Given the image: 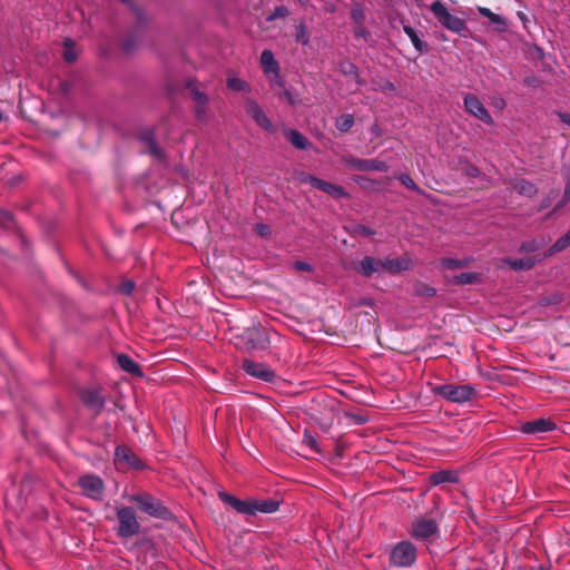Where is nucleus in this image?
Wrapping results in <instances>:
<instances>
[{
    "label": "nucleus",
    "instance_id": "1",
    "mask_svg": "<svg viewBox=\"0 0 570 570\" xmlns=\"http://www.w3.org/2000/svg\"><path fill=\"white\" fill-rule=\"evenodd\" d=\"M269 334L267 328L253 324L236 336V345L246 351H259L267 348Z\"/></svg>",
    "mask_w": 570,
    "mask_h": 570
},
{
    "label": "nucleus",
    "instance_id": "2",
    "mask_svg": "<svg viewBox=\"0 0 570 570\" xmlns=\"http://www.w3.org/2000/svg\"><path fill=\"white\" fill-rule=\"evenodd\" d=\"M431 11L444 28L458 33L465 29L464 20L452 16L440 0L432 3Z\"/></svg>",
    "mask_w": 570,
    "mask_h": 570
},
{
    "label": "nucleus",
    "instance_id": "3",
    "mask_svg": "<svg viewBox=\"0 0 570 570\" xmlns=\"http://www.w3.org/2000/svg\"><path fill=\"white\" fill-rule=\"evenodd\" d=\"M434 392L451 402L469 401L473 394V387L470 385L445 384L434 389Z\"/></svg>",
    "mask_w": 570,
    "mask_h": 570
},
{
    "label": "nucleus",
    "instance_id": "4",
    "mask_svg": "<svg viewBox=\"0 0 570 570\" xmlns=\"http://www.w3.org/2000/svg\"><path fill=\"white\" fill-rule=\"evenodd\" d=\"M117 518L119 521L118 534L120 537L128 538L139 532L140 527L131 508L118 509Z\"/></svg>",
    "mask_w": 570,
    "mask_h": 570
},
{
    "label": "nucleus",
    "instance_id": "5",
    "mask_svg": "<svg viewBox=\"0 0 570 570\" xmlns=\"http://www.w3.org/2000/svg\"><path fill=\"white\" fill-rule=\"evenodd\" d=\"M415 559L416 549L407 541L397 543L391 552V562L396 567H410Z\"/></svg>",
    "mask_w": 570,
    "mask_h": 570
},
{
    "label": "nucleus",
    "instance_id": "6",
    "mask_svg": "<svg viewBox=\"0 0 570 570\" xmlns=\"http://www.w3.org/2000/svg\"><path fill=\"white\" fill-rule=\"evenodd\" d=\"M78 484L82 492L94 500H101L105 492L104 481L95 474H86L79 478Z\"/></svg>",
    "mask_w": 570,
    "mask_h": 570
},
{
    "label": "nucleus",
    "instance_id": "7",
    "mask_svg": "<svg viewBox=\"0 0 570 570\" xmlns=\"http://www.w3.org/2000/svg\"><path fill=\"white\" fill-rule=\"evenodd\" d=\"M130 500L137 502L140 509L151 517L166 518L169 513L158 500L148 494L132 495Z\"/></svg>",
    "mask_w": 570,
    "mask_h": 570
},
{
    "label": "nucleus",
    "instance_id": "8",
    "mask_svg": "<svg viewBox=\"0 0 570 570\" xmlns=\"http://www.w3.org/2000/svg\"><path fill=\"white\" fill-rule=\"evenodd\" d=\"M464 108L465 110L474 116L475 118L480 119L481 121L492 125L493 119L488 111V109L484 107V105L479 100V98L472 94H468L464 97Z\"/></svg>",
    "mask_w": 570,
    "mask_h": 570
},
{
    "label": "nucleus",
    "instance_id": "9",
    "mask_svg": "<svg viewBox=\"0 0 570 570\" xmlns=\"http://www.w3.org/2000/svg\"><path fill=\"white\" fill-rule=\"evenodd\" d=\"M115 461L121 468L144 469L141 460L127 446H118L115 452Z\"/></svg>",
    "mask_w": 570,
    "mask_h": 570
},
{
    "label": "nucleus",
    "instance_id": "10",
    "mask_svg": "<svg viewBox=\"0 0 570 570\" xmlns=\"http://www.w3.org/2000/svg\"><path fill=\"white\" fill-rule=\"evenodd\" d=\"M245 110L249 117L264 130L274 131V126L266 116L262 107L254 100L248 99L245 104Z\"/></svg>",
    "mask_w": 570,
    "mask_h": 570
},
{
    "label": "nucleus",
    "instance_id": "11",
    "mask_svg": "<svg viewBox=\"0 0 570 570\" xmlns=\"http://www.w3.org/2000/svg\"><path fill=\"white\" fill-rule=\"evenodd\" d=\"M345 164L354 170L361 171H386L389 169L387 165L384 161L376 159H360L355 157H347L344 159Z\"/></svg>",
    "mask_w": 570,
    "mask_h": 570
},
{
    "label": "nucleus",
    "instance_id": "12",
    "mask_svg": "<svg viewBox=\"0 0 570 570\" xmlns=\"http://www.w3.org/2000/svg\"><path fill=\"white\" fill-rule=\"evenodd\" d=\"M243 368L248 375L265 382H272L275 377V373L268 366L263 363H255L248 358L244 360Z\"/></svg>",
    "mask_w": 570,
    "mask_h": 570
},
{
    "label": "nucleus",
    "instance_id": "13",
    "mask_svg": "<svg viewBox=\"0 0 570 570\" xmlns=\"http://www.w3.org/2000/svg\"><path fill=\"white\" fill-rule=\"evenodd\" d=\"M383 265V273L394 275L411 269L413 262L409 255H404L397 258H384Z\"/></svg>",
    "mask_w": 570,
    "mask_h": 570
},
{
    "label": "nucleus",
    "instance_id": "14",
    "mask_svg": "<svg viewBox=\"0 0 570 570\" xmlns=\"http://www.w3.org/2000/svg\"><path fill=\"white\" fill-rule=\"evenodd\" d=\"M79 396L87 406L96 412V414L104 407L105 400L97 389L81 390Z\"/></svg>",
    "mask_w": 570,
    "mask_h": 570
},
{
    "label": "nucleus",
    "instance_id": "15",
    "mask_svg": "<svg viewBox=\"0 0 570 570\" xmlns=\"http://www.w3.org/2000/svg\"><path fill=\"white\" fill-rule=\"evenodd\" d=\"M383 259L365 256L358 263L356 271L365 277H371L375 273H383Z\"/></svg>",
    "mask_w": 570,
    "mask_h": 570
},
{
    "label": "nucleus",
    "instance_id": "16",
    "mask_svg": "<svg viewBox=\"0 0 570 570\" xmlns=\"http://www.w3.org/2000/svg\"><path fill=\"white\" fill-rule=\"evenodd\" d=\"M436 531L438 525L433 520H417L412 525V534L416 539H428Z\"/></svg>",
    "mask_w": 570,
    "mask_h": 570
},
{
    "label": "nucleus",
    "instance_id": "17",
    "mask_svg": "<svg viewBox=\"0 0 570 570\" xmlns=\"http://www.w3.org/2000/svg\"><path fill=\"white\" fill-rule=\"evenodd\" d=\"M219 498L225 503L233 507L237 512L244 513V514H253V508L254 503H252V500H239L226 492H219Z\"/></svg>",
    "mask_w": 570,
    "mask_h": 570
},
{
    "label": "nucleus",
    "instance_id": "18",
    "mask_svg": "<svg viewBox=\"0 0 570 570\" xmlns=\"http://www.w3.org/2000/svg\"><path fill=\"white\" fill-rule=\"evenodd\" d=\"M509 185L513 190H515L519 195L532 198L538 194L537 186L524 179V178H515L509 181Z\"/></svg>",
    "mask_w": 570,
    "mask_h": 570
},
{
    "label": "nucleus",
    "instance_id": "19",
    "mask_svg": "<svg viewBox=\"0 0 570 570\" xmlns=\"http://www.w3.org/2000/svg\"><path fill=\"white\" fill-rule=\"evenodd\" d=\"M141 141L145 145V151L148 153L150 156L158 160L165 159V151L161 147H159L156 142V140L153 137V134L150 131H147L141 135L140 137Z\"/></svg>",
    "mask_w": 570,
    "mask_h": 570
},
{
    "label": "nucleus",
    "instance_id": "20",
    "mask_svg": "<svg viewBox=\"0 0 570 570\" xmlns=\"http://www.w3.org/2000/svg\"><path fill=\"white\" fill-rule=\"evenodd\" d=\"M556 429V424L548 419H539L532 422H527L522 425L521 431L524 433H539L548 432Z\"/></svg>",
    "mask_w": 570,
    "mask_h": 570
},
{
    "label": "nucleus",
    "instance_id": "21",
    "mask_svg": "<svg viewBox=\"0 0 570 570\" xmlns=\"http://www.w3.org/2000/svg\"><path fill=\"white\" fill-rule=\"evenodd\" d=\"M459 481L458 473L452 470H442L434 472L430 475V482L433 485H439L442 483H455Z\"/></svg>",
    "mask_w": 570,
    "mask_h": 570
},
{
    "label": "nucleus",
    "instance_id": "22",
    "mask_svg": "<svg viewBox=\"0 0 570 570\" xmlns=\"http://www.w3.org/2000/svg\"><path fill=\"white\" fill-rule=\"evenodd\" d=\"M316 188L328 194L330 196H332L335 199L347 196V194L343 189V187L334 185L330 181H325L323 179H320V181H316Z\"/></svg>",
    "mask_w": 570,
    "mask_h": 570
},
{
    "label": "nucleus",
    "instance_id": "23",
    "mask_svg": "<svg viewBox=\"0 0 570 570\" xmlns=\"http://www.w3.org/2000/svg\"><path fill=\"white\" fill-rule=\"evenodd\" d=\"M503 264L510 266L513 271H529L535 265V259L525 257L521 259L505 257L502 259Z\"/></svg>",
    "mask_w": 570,
    "mask_h": 570
},
{
    "label": "nucleus",
    "instance_id": "24",
    "mask_svg": "<svg viewBox=\"0 0 570 570\" xmlns=\"http://www.w3.org/2000/svg\"><path fill=\"white\" fill-rule=\"evenodd\" d=\"M117 362H118V365L126 372L130 373V374H134V375H137V376H142V372L140 370V366L138 365V363H136L134 360H131L128 355L126 354H119L117 356Z\"/></svg>",
    "mask_w": 570,
    "mask_h": 570
},
{
    "label": "nucleus",
    "instance_id": "25",
    "mask_svg": "<svg viewBox=\"0 0 570 570\" xmlns=\"http://www.w3.org/2000/svg\"><path fill=\"white\" fill-rule=\"evenodd\" d=\"M252 501V503H254V508L252 509L253 514H255L257 511L263 513H272L275 512L279 507V502L275 500Z\"/></svg>",
    "mask_w": 570,
    "mask_h": 570
},
{
    "label": "nucleus",
    "instance_id": "26",
    "mask_svg": "<svg viewBox=\"0 0 570 570\" xmlns=\"http://www.w3.org/2000/svg\"><path fill=\"white\" fill-rule=\"evenodd\" d=\"M480 279V274L478 273H461L458 275H453L449 278V282L453 285H469L474 284Z\"/></svg>",
    "mask_w": 570,
    "mask_h": 570
},
{
    "label": "nucleus",
    "instance_id": "27",
    "mask_svg": "<svg viewBox=\"0 0 570 570\" xmlns=\"http://www.w3.org/2000/svg\"><path fill=\"white\" fill-rule=\"evenodd\" d=\"M287 139L298 149H306L309 142L299 131L291 129L286 134Z\"/></svg>",
    "mask_w": 570,
    "mask_h": 570
},
{
    "label": "nucleus",
    "instance_id": "28",
    "mask_svg": "<svg viewBox=\"0 0 570 570\" xmlns=\"http://www.w3.org/2000/svg\"><path fill=\"white\" fill-rule=\"evenodd\" d=\"M404 32L410 37L413 46L420 52H426L429 47L425 42L421 41L415 30L410 26H404Z\"/></svg>",
    "mask_w": 570,
    "mask_h": 570
},
{
    "label": "nucleus",
    "instance_id": "29",
    "mask_svg": "<svg viewBox=\"0 0 570 570\" xmlns=\"http://www.w3.org/2000/svg\"><path fill=\"white\" fill-rule=\"evenodd\" d=\"M471 263L470 258L464 259H455V258H443L441 261V265L445 269H455V268H463L468 267Z\"/></svg>",
    "mask_w": 570,
    "mask_h": 570
},
{
    "label": "nucleus",
    "instance_id": "30",
    "mask_svg": "<svg viewBox=\"0 0 570 570\" xmlns=\"http://www.w3.org/2000/svg\"><path fill=\"white\" fill-rule=\"evenodd\" d=\"M354 125V117L351 114L340 116L336 121V128L342 132H347Z\"/></svg>",
    "mask_w": 570,
    "mask_h": 570
},
{
    "label": "nucleus",
    "instance_id": "31",
    "mask_svg": "<svg viewBox=\"0 0 570 570\" xmlns=\"http://www.w3.org/2000/svg\"><path fill=\"white\" fill-rule=\"evenodd\" d=\"M261 62L267 71H274L277 69V62L274 55L269 50H264L261 55Z\"/></svg>",
    "mask_w": 570,
    "mask_h": 570
},
{
    "label": "nucleus",
    "instance_id": "32",
    "mask_svg": "<svg viewBox=\"0 0 570 570\" xmlns=\"http://www.w3.org/2000/svg\"><path fill=\"white\" fill-rule=\"evenodd\" d=\"M351 19L354 24H362L365 20V11L361 3L355 2L352 4Z\"/></svg>",
    "mask_w": 570,
    "mask_h": 570
},
{
    "label": "nucleus",
    "instance_id": "33",
    "mask_svg": "<svg viewBox=\"0 0 570 570\" xmlns=\"http://www.w3.org/2000/svg\"><path fill=\"white\" fill-rule=\"evenodd\" d=\"M187 87L190 91L193 99L195 100V102L197 105H207L208 104L207 95L205 92L200 91L195 83L189 82Z\"/></svg>",
    "mask_w": 570,
    "mask_h": 570
},
{
    "label": "nucleus",
    "instance_id": "34",
    "mask_svg": "<svg viewBox=\"0 0 570 570\" xmlns=\"http://www.w3.org/2000/svg\"><path fill=\"white\" fill-rule=\"evenodd\" d=\"M570 246V229L560 237L554 245L549 249V255L564 250Z\"/></svg>",
    "mask_w": 570,
    "mask_h": 570
},
{
    "label": "nucleus",
    "instance_id": "35",
    "mask_svg": "<svg viewBox=\"0 0 570 570\" xmlns=\"http://www.w3.org/2000/svg\"><path fill=\"white\" fill-rule=\"evenodd\" d=\"M227 87L234 91H248V85L236 76H229L227 78Z\"/></svg>",
    "mask_w": 570,
    "mask_h": 570
},
{
    "label": "nucleus",
    "instance_id": "36",
    "mask_svg": "<svg viewBox=\"0 0 570 570\" xmlns=\"http://www.w3.org/2000/svg\"><path fill=\"white\" fill-rule=\"evenodd\" d=\"M65 50H63V59L67 62L76 61L78 53L73 49V41L70 38L65 39L63 41Z\"/></svg>",
    "mask_w": 570,
    "mask_h": 570
},
{
    "label": "nucleus",
    "instance_id": "37",
    "mask_svg": "<svg viewBox=\"0 0 570 570\" xmlns=\"http://www.w3.org/2000/svg\"><path fill=\"white\" fill-rule=\"evenodd\" d=\"M414 293L417 296L432 297L435 295L436 289L424 283H416L414 285Z\"/></svg>",
    "mask_w": 570,
    "mask_h": 570
},
{
    "label": "nucleus",
    "instance_id": "38",
    "mask_svg": "<svg viewBox=\"0 0 570 570\" xmlns=\"http://www.w3.org/2000/svg\"><path fill=\"white\" fill-rule=\"evenodd\" d=\"M340 70H341V72H343L346 76L357 77L356 66L348 60H344L340 63Z\"/></svg>",
    "mask_w": 570,
    "mask_h": 570
},
{
    "label": "nucleus",
    "instance_id": "39",
    "mask_svg": "<svg viewBox=\"0 0 570 570\" xmlns=\"http://www.w3.org/2000/svg\"><path fill=\"white\" fill-rule=\"evenodd\" d=\"M479 12L483 16V17H487L490 19L491 22L493 23H501V24H504V19L497 14V13H493L490 9L488 8H479Z\"/></svg>",
    "mask_w": 570,
    "mask_h": 570
},
{
    "label": "nucleus",
    "instance_id": "40",
    "mask_svg": "<svg viewBox=\"0 0 570 570\" xmlns=\"http://www.w3.org/2000/svg\"><path fill=\"white\" fill-rule=\"evenodd\" d=\"M568 202H570V173L566 176V186L563 191V197L561 202L556 206L554 210H558L562 206H564Z\"/></svg>",
    "mask_w": 570,
    "mask_h": 570
},
{
    "label": "nucleus",
    "instance_id": "41",
    "mask_svg": "<svg viewBox=\"0 0 570 570\" xmlns=\"http://www.w3.org/2000/svg\"><path fill=\"white\" fill-rule=\"evenodd\" d=\"M14 225L11 213L7 210H0V226L3 228H11Z\"/></svg>",
    "mask_w": 570,
    "mask_h": 570
},
{
    "label": "nucleus",
    "instance_id": "42",
    "mask_svg": "<svg viewBox=\"0 0 570 570\" xmlns=\"http://www.w3.org/2000/svg\"><path fill=\"white\" fill-rule=\"evenodd\" d=\"M303 444L308 446L315 453L321 452L316 439L312 434H309L307 431H305V433H304Z\"/></svg>",
    "mask_w": 570,
    "mask_h": 570
},
{
    "label": "nucleus",
    "instance_id": "43",
    "mask_svg": "<svg viewBox=\"0 0 570 570\" xmlns=\"http://www.w3.org/2000/svg\"><path fill=\"white\" fill-rule=\"evenodd\" d=\"M288 13V9L285 6L276 7L274 12L267 18V21H273L277 18H286Z\"/></svg>",
    "mask_w": 570,
    "mask_h": 570
},
{
    "label": "nucleus",
    "instance_id": "44",
    "mask_svg": "<svg viewBox=\"0 0 570 570\" xmlns=\"http://www.w3.org/2000/svg\"><path fill=\"white\" fill-rule=\"evenodd\" d=\"M400 181L407 188L421 193L419 186L414 183V180L409 175H401Z\"/></svg>",
    "mask_w": 570,
    "mask_h": 570
},
{
    "label": "nucleus",
    "instance_id": "45",
    "mask_svg": "<svg viewBox=\"0 0 570 570\" xmlns=\"http://www.w3.org/2000/svg\"><path fill=\"white\" fill-rule=\"evenodd\" d=\"M298 32L296 35V40L303 45H307L309 39L307 37V33H306V27L305 24L301 23L298 27Z\"/></svg>",
    "mask_w": 570,
    "mask_h": 570
},
{
    "label": "nucleus",
    "instance_id": "46",
    "mask_svg": "<svg viewBox=\"0 0 570 570\" xmlns=\"http://www.w3.org/2000/svg\"><path fill=\"white\" fill-rule=\"evenodd\" d=\"M118 289L125 295H131L135 289V283L132 281H125L119 285Z\"/></svg>",
    "mask_w": 570,
    "mask_h": 570
},
{
    "label": "nucleus",
    "instance_id": "47",
    "mask_svg": "<svg viewBox=\"0 0 570 570\" xmlns=\"http://www.w3.org/2000/svg\"><path fill=\"white\" fill-rule=\"evenodd\" d=\"M354 234L367 237L374 235L375 232L365 225H356L354 227Z\"/></svg>",
    "mask_w": 570,
    "mask_h": 570
},
{
    "label": "nucleus",
    "instance_id": "48",
    "mask_svg": "<svg viewBox=\"0 0 570 570\" xmlns=\"http://www.w3.org/2000/svg\"><path fill=\"white\" fill-rule=\"evenodd\" d=\"M540 245L532 240V242H525L523 243L520 248H519V252H524V253H529V252H535L537 249H539Z\"/></svg>",
    "mask_w": 570,
    "mask_h": 570
},
{
    "label": "nucleus",
    "instance_id": "49",
    "mask_svg": "<svg viewBox=\"0 0 570 570\" xmlns=\"http://www.w3.org/2000/svg\"><path fill=\"white\" fill-rule=\"evenodd\" d=\"M354 36L357 37V38H363V39H367L368 36H370V32L368 30L364 27V23L362 24H355V28H354Z\"/></svg>",
    "mask_w": 570,
    "mask_h": 570
},
{
    "label": "nucleus",
    "instance_id": "50",
    "mask_svg": "<svg viewBox=\"0 0 570 570\" xmlns=\"http://www.w3.org/2000/svg\"><path fill=\"white\" fill-rule=\"evenodd\" d=\"M197 119L205 120L207 116V105H197L195 108Z\"/></svg>",
    "mask_w": 570,
    "mask_h": 570
},
{
    "label": "nucleus",
    "instance_id": "51",
    "mask_svg": "<svg viewBox=\"0 0 570 570\" xmlns=\"http://www.w3.org/2000/svg\"><path fill=\"white\" fill-rule=\"evenodd\" d=\"M294 268L296 271H301V272H313V267L312 265H309L308 263H305V262H301V261H297L294 263Z\"/></svg>",
    "mask_w": 570,
    "mask_h": 570
},
{
    "label": "nucleus",
    "instance_id": "52",
    "mask_svg": "<svg viewBox=\"0 0 570 570\" xmlns=\"http://www.w3.org/2000/svg\"><path fill=\"white\" fill-rule=\"evenodd\" d=\"M299 179L303 181V183H308L311 184L312 186H314L316 188V181H320V178H316L314 176H311L308 174H304L302 173L299 175Z\"/></svg>",
    "mask_w": 570,
    "mask_h": 570
},
{
    "label": "nucleus",
    "instance_id": "53",
    "mask_svg": "<svg viewBox=\"0 0 570 570\" xmlns=\"http://www.w3.org/2000/svg\"><path fill=\"white\" fill-rule=\"evenodd\" d=\"M255 230L262 235V236H267L271 234V229L267 225H264V224H257L255 226Z\"/></svg>",
    "mask_w": 570,
    "mask_h": 570
},
{
    "label": "nucleus",
    "instance_id": "54",
    "mask_svg": "<svg viewBox=\"0 0 570 570\" xmlns=\"http://www.w3.org/2000/svg\"><path fill=\"white\" fill-rule=\"evenodd\" d=\"M465 174L470 177H476L480 175L479 169L473 165H468L465 168Z\"/></svg>",
    "mask_w": 570,
    "mask_h": 570
},
{
    "label": "nucleus",
    "instance_id": "55",
    "mask_svg": "<svg viewBox=\"0 0 570 570\" xmlns=\"http://www.w3.org/2000/svg\"><path fill=\"white\" fill-rule=\"evenodd\" d=\"M559 118L561 121L570 126V114L568 112H558Z\"/></svg>",
    "mask_w": 570,
    "mask_h": 570
},
{
    "label": "nucleus",
    "instance_id": "56",
    "mask_svg": "<svg viewBox=\"0 0 570 570\" xmlns=\"http://www.w3.org/2000/svg\"><path fill=\"white\" fill-rule=\"evenodd\" d=\"M283 96H284V98H285V99H286L291 105H293V104H294V99H293L292 94H291L289 91L285 90V91H284V94H283Z\"/></svg>",
    "mask_w": 570,
    "mask_h": 570
},
{
    "label": "nucleus",
    "instance_id": "57",
    "mask_svg": "<svg viewBox=\"0 0 570 570\" xmlns=\"http://www.w3.org/2000/svg\"><path fill=\"white\" fill-rule=\"evenodd\" d=\"M351 416L355 420V422H356L357 424H362V423H364V422H365V417H363V416H361V415H351Z\"/></svg>",
    "mask_w": 570,
    "mask_h": 570
},
{
    "label": "nucleus",
    "instance_id": "58",
    "mask_svg": "<svg viewBox=\"0 0 570 570\" xmlns=\"http://www.w3.org/2000/svg\"><path fill=\"white\" fill-rule=\"evenodd\" d=\"M320 424H321V426H322L323 429L327 430L328 428H331V426H332V424H333V419H332V420H330V421L322 422V423H320Z\"/></svg>",
    "mask_w": 570,
    "mask_h": 570
},
{
    "label": "nucleus",
    "instance_id": "59",
    "mask_svg": "<svg viewBox=\"0 0 570 570\" xmlns=\"http://www.w3.org/2000/svg\"><path fill=\"white\" fill-rule=\"evenodd\" d=\"M134 48V45L128 40L124 43V50L129 52Z\"/></svg>",
    "mask_w": 570,
    "mask_h": 570
},
{
    "label": "nucleus",
    "instance_id": "60",
    "mask_svg": "<svg viewBox=\"0 0 570 570\" xmlns=\"http://www.w3.org/2000/svg\"><path fill=\"white\" fill-rule=\"evenodd\" d=\"M549 205H550V199L549 198L543 199L541 203L540 209H543V208L548 207Z\"/></svg>",
    "mask_w": 570,
    "mask_h": 570
},
{
    "label": "nucleus",
    "instance_id": "61",
    "mask_svg": "<svg viewBox=\"0 0 570 570\" xmlns=\"http://www.w3.org/2000/svg\"><path fill=\"white\" fill-rule=\"evenodd\" d=\"M358 305H371V301H370V299L364 298V299H362V301L358 303Z\"/></svg>",
    "mask_w": 570,
    "mask_h": 570
},
{
    "label": "nucleus",
    "instance_id": "62",
    "mask_svg": "<svg viewBox=\"0 0 570 570\" xmlns=\"http://www.w3.org/2000/svg\"><path fill=\"white\" fill-rule=\"evenodd\" d=\"M326 10H327L328 12H334V11H335V6H334V4H331V6L326 7Z\"/></svg>",
    "mask_w": 570,
    "mask_h": 570
},
{
    "label": "nucleus",
    "instance_id": "63",
    "mask_svg": "<svg viewBox=\"0 0 570 570\" xmlns=\"http://www.w3.org/2000/svg\"><path fill=\"white\" fill-rule=\"evenodd\" d=\"M537 80L534 78L532 79H525V82L529 83V85H532L533 82H535Z\"/></svg>",
    "mask_w": 570,
    "mask_h": 570
},
{
    "label": "nucleus",
    "instance_id": "64",
    "mask_svg": "<svg viewBox=\"0 0 570 570\" xmlns=\"http://www.w3.org/2000/svg\"><path fill=\"white\" fill-rule=\"evenodd\" d=\"M302 4H307L309 0H298Z\"/></svg>",
    "mask_w": 570,
    "mask_h": 570
}]
</instances>
